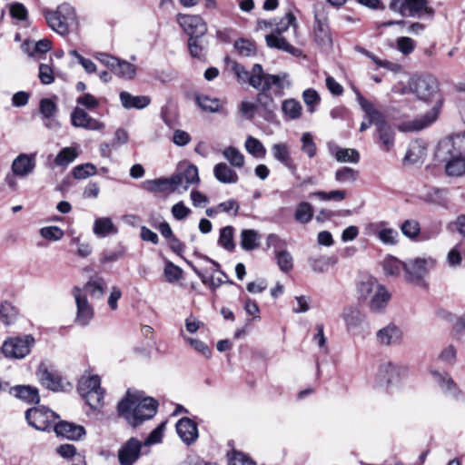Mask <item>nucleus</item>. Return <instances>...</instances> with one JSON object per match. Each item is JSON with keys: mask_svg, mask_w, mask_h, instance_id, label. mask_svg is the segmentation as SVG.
<instances>
[{"mask_svg": "<svg viewBox=\"0 0 465 465\" xmlns=\"http://www.w3.org/2000/svg\"><path fill=\"white\" fill-rule=\"evenodd\" d=\"M308 262L313 272H323L329 265L334 264L336 260L329 256L317 255L310 257Z\"/></svg>", "mask_w": 465, "mask_h": 465, "instance_id": "nucleus-42", "label": "nucleus"}, {"mask_svg": "<svg viewBox=\"0 0 465 465\" xmlns=\"http://www.w3.org/2000/svg\"><path fill=\"white\" fill-rule=\"evenodd\" d=\"M382 267L386 275L398 276L404 271V262L393 256H388L383 260Z\"/></svg>", "mask_w": 465, "mask_h": 465, "instance_id": "nucleus-41", "label": "nucleus"}, {"mask_svg": "<svg viewBox=\"0 0 465 465\" xmlns=\"http://www.w3.org/2000/svg\"><path fill=\"white\" fill-rule=\"evenodd\" d=\"M262 87L259 90H270L272 85L279 89L288 88L292 85L289 74L281 73L278 74H265L262 71L261 76Z\"/></svg>", "mask_w": 465, "mask_h": 465, "instance_id": "nucleus-24", "label": "nucleus"}, {"mask_svg": "<svg viewBox=\"0 0 465 465\" xmlns=\"http://www.w3.org/2000/svg\"><path fill=\"white\" fill-rule=\"evenodd\" d=\"M359 300L368 302L370 310L373 312H380L385 309L391 293L385 286L380 284L374 278H367L359 282L357 286Z\"/></svg>", "mask_w": 465, "mask_h": 465, "instance_id": "nucleus-4", "label": "nucleus"}, {"mask_svg": "<svg viewBox=\"0 0 465 465\" xmlns=\"http://www.w3.org/2000/svg\"><path fill=\"white\" fill-rule=\"evenodd\" d=\"M94 232L98 236L104 237L109 233H116L117 230L110 218L104 217L94 221Z\"/></svg>", "mask_w": 465, "mask_h": 465, "instance_id": "nucleus-38", "label": "nucleus"}, {"mask_svg": "<svg viewBox=\"0 0 465 465\" xmlns=\"http://www.w3.org/2000/svg\"><path fill=\"white\" fill-rule=\"evenodd\" d=\"M245 149L255 158H263L266 155V149L260 140L248 136L245 141Z\"/></svg>", "mask_w": 465, "mask_h": 465, "instance_id": "nucleus-45", "label": "nucleus"}, {"mask_svg": "<svg viewBox=\"0 0 465 465\" xmlns=\"http://www.w3.org/2000/svg\"><path fill=\"white\" fill-rule=\"evenodd\" d=\"M440 106L441 100H438L435 105L424 115L401 123L399 125V130L401 132H417L430 126L437 120Z\"/></svg>", "mask_w": 465, "mask_h": 465, "instance_id": "nucleus-12", "label": "nucleus"}, {"mask_svg": "<svg viewBox=\"0 0 465 465\" xmlns=\"http://www.w3.org/2000/svg\"><path fill=\"white\" fill-rule=\"evenodd\" d=\"M176 432L178 436H198L196 423L190 418H182L176 424Z\"/></svg>", "mask_w": 465, "mask_h": 465, "instance_id": "nucleus-34", "label": "nucleus"}, {"mask_svg": "<svg viewBox=\"0 0 465 465\" xmlns=\"http://www.w3.org/2000/svg\"><path fill=\"white\" fill-rule=\"evenodd\" d=\"M177 22L189 36H203L207 32L206 23L200 15L178 14Z\"/></svg>", "mask_w": 465, "mask_h": 465, "instance_id": "nucleus-17", "label": "nucleus"}, {"mask_svg": "<svg viewBox=\"0 0 465 465\" xmlns=\"http://www.w3.org/2000/svg\"><path fill=\"white\" fill-rule=\"evenodd\" d=\"M104 281L101 277L91 278L82 290L89 293L93 298H101L104 292Z\"/></svg>", "mask_w": 465, "mask_h": 465, "instance_id": "nucleus-36", "label": "nucleus"}, {"mask_svg": "<svg viewBox=\"0 0 465 465\" xmlns=\"http://www.w3.org/2000/svg\"><path fill=\"white\" fill-rule=\"evenodd\" d=\"M346 191L345 190H334L331 192H314L310 193L309 197H318L322 201H336L341 202L345 199L346 197Z\"/></svg>", "mask_w": 465, "mask_h": 465, "instance_id": "nucleus-49", "label": "nucleus"}, {"mask_svg": "<svg viewBox=\"0 0 465 465\" xmlns=\"http://www.w3.org/2000/svg\"><path fill=\"white\" fill-rule=\"evenodd\" d=\"M232 71L235 74L240 84L248 83L252 88L257 90L262 87L261 76L262 74V66L260 64H255L252 71L249 72L241 64L233 62Z\"/></svg>", "mask_w": 465, "mask_h": 465, "instance_id": "nucleus-14", "label": "nucleus"}, {"mask_svg": "<svg viewBox=\"0 0 465 465\" xmlns=\"http://www.w3.org/2000/svg\"><path fill=\"white\" fill-rule=\"evenodd\" d=\"M171 185L173 189L182 187L187 189L190 184L198 183L200 182L198 169L195 165H188L183 172L178 173L170 178Z\"/></svg>", "mask_w": 465, "mask_h": 465, "instance_id": "nucleus-19", "label": "nucleus"}, {"mask_svg": "<svg viewBox=\"0 0 465 465\" xmlns=\"http://www.w3.org/2000/svg\"><path fill=\"white\" fill-rule=\"evenodd\" d=\"M229 465H257L249 456L246 454L233 450L229 458Z\"/></svg>", "mask_w": 465, "mask_h": 465, "instance_id": "nucleus-64", "label": "nucleus"}, {"mask_svg": "<svg viewBox=\"0 0 465 465\" xmlns=\"http://www.w3.org/2000/svg\"><path fill=\"white\" fill-rule=\"evenodd\" d=\"M35 167L34 156L25 153L19 154L12 163L14 174L25 177L33 173Z\"/></svg>", "mask_w": 465, "mask_h": 465, "instance_id": "nucleus-27", "label": "nucleus"}, {"mask_svg": "<svg viewBox=\"0 0 465 465\" xmlns=\"http://www.w3.org/2000/svg\"><path fill=\"white\" fill-rule=\"evenodd\" d=\"M401 231L405 237L415 240L420 234V226L416 220L410 219L403 222Z\"/></svg>", "mask_w": 465, "mask_h": 465, "instance_id": "nucleus-50", "label": "nucleus"}, {"mask_svg": "<svg viewBox=\"0 0 465 465\" xmlns=\"http://www.w3.org/2000/svg\"><path fill=\"white\" fill-rule=\"evenodd\" d=\"M401 368L390 361L383 362L380 365L378 371V380L381 385H391L399 381Z\"/></svg>", "mask_w": 465, "mask_h": 465, "instance_id": "nucleus-25", "label": "nucleus"}, {"mask_svg": "<svg viewBox=\"0 0 465 465\" xmlns=\"http://www.w3.org/2000/svg\"><path fill=\"white\" fill-rule=\"evenodd\" d=\"M25 419L30 426L43 432L54 430L56 436H84L86 430L84 426L59 420V416L52 410L38 406L25 411Z\"/></svg>", "mask_w": 465, "mask_h": 465, "instance_id": "nucleus-2", "label": "nucleus"}, {"mask_svg": "<svg viewBox=\"0 0 465 465\" xmlns=\"http://www.w3.org/2000/svg\"><path fill=\"white\" fill-rule=\"evenodd\" d=\"M462 138L459 135L440 142L438 156L445 163V171L449 176L459 177L465 174V155Z\"/></svg>", "mask_w": 465, "mask_h": 465, "instance_id": "nucleus-3", "label": "nucleus"}, {"mask_svg": "<svg viewBox=\"0 0 465 465\" xmlns=\"http://www.w3.org/2000/svg\"><path fill=\"white\" fill-rule=\"evenodd\" d=\"M283 114L291 119L295 120L300 118L302 115V104L295 99H287L283 101L282 105Z\"/></svg>", "mask_w": 465, "mask_h": 465, "instance_id": "nucleus-40", "label": "nucleus"}, {"mask_svg": "<svg viewBox=\"0 0 465 465\" xmlns=\"http://www.w3.org/2000/svg\"><path fill=\"white\" fill-rule=\"evenodd\" d=\"M223 157L235 168L244 165L245 157L236 147L229 146L223 151Z\"/></svg>", "mask_w": 465, "mask_h": 465, "instance_id": "nucleus-39", "label": "nucleus"}, {"mask_svg": "<svg viewBox=\"0 0 465 465\" xmlns=\"http://www.w3.org/2000/svg\"><path fill=\"white\" fill-rule=\"evenodd\" d=\"M234 228L231 225L225 226L220 230V236L218 240L219 245L227 251H233L235 243L233 241Z\"/></svg>", "mask_w": 465, "mask_h": 465, "instance_id": "nucleus-43", "label": "nucleus"}, {"mask_svg": "<svg viewBox=\"0 0 465 465\" xmlns=\"http://www.w3.org/2000/svg\"><path fill=\"white\" fill-rule=\"evenodd\" d=\"M341 318L345 322L347 331L353 335H362L366 329H368L365 315L356 307L349 306L344 308Z\"/></svg>", "mask_w": 465, "mask_h": 465, "instance_id": "nucleus-11", "label": "nucleus"}, {"mask_svg": "<svg viewBox=\"0 0 465 465\" xmlns=\"http://www.w3.org/2000/svg\"><path fill=\"white\" fill-rule=\"evenodd\" d=\"M19 315L18 309L8 301H4L0 305V319L5 325L13 324Z\"/></svg>", "mask_w": 465, "mask_h": 465, "instance_id": "nucleus-32", "label": "nucleus"}, {"mask_svg": "<svg viewBox=\"0 0 465 465\" xmlns=\"http://www.w3.org/2000/svg\"><path fill=\"white\" fill-rule=\"evenodd\" d=\"M40 234L46 240L59 241L64 236V231L58 226H46L40 230Z\"/></svg>", "mask_w": 465, "mask_h": 465, "instance_id": "nucleus-62", "label": "nucleus"}, {"mask_svg": "<svg viewBox=\"0 0 465 465\" xmlns=\"http://www.w3.org/2000/svg\"><path fill=\"white\" fill-rule=\"evenodd\" d=\"M290 26H297L296 17L292 12L287 13L286 15L282 18V20L276 25L272 34L282 35Z\"/></svg>", "mask_w": 465, "mask_h": 465, "instance_id": "nucleus-58", "label": "nucleus"}, {"mask_svg": "<svg viewBox=\"0 0 465 465\" xmlns=\"http://www.w3.org/2000/svg\"><path fill=\"white\" fill-rule=\"evenodd\" d=\"M72 293L77 307L75 322L81 326H86L94 317V309L88 302L85 294L82 293L81 288L74 287Z\"/></svg>", "mask_w": 465, "mask_h": 465, "instance_id": "nucleus-15", "label": "nucleus"}, {"mask_svg": "<svg viewBox=\"0 0 465 465\" xmlns=\"http://www.w3.org/2000/svg\"><path fill=\"white\" fill-rule=\"evenodd\" d=\"M411 93L422 101L428 102L433 99L439 92L437 79L430 75L414 76L409 83Z\"/></svg>", "mask_w": 465, "mask_h": 465, "instance_id": "nucleus-10", "label": "nucleus"}, {"mask_svg": "<svg viewBox=\"0 0 465 465\" xmlns=\"http://www.w3.org/2000/svg\"><path fill=\"white\" fill-rule=\"evenodd\" d=\"M36 375L40 383L48 390L53 391L64 390V379L56 371L50 370L45 363L39 364Z\"/></svg>", "mask_w": 465, "mask_h": 465, "instance_id": "nucleus-16", "label": "nucleus"}, {"mask_svg": "<svg viewBox=\"0 0 465 465\" xmlns=\"http://www.w3.org/2000/svg\"><path fill=\"white\" fill-rule=\"evenodd\" d=\"M195 101L203 110L211 113L218 112L221 107V103L219 99L211 98L207 95H196Z\"/></svg>", "mask_w": 465, "mask_h": 465, "instance_id": "nucleus-48", "label": "nucleus"}, {"mask_svg": "<svg viewBox=\"0 0 465 465\" xmlns=\"http://www.w3.org/2000/svg\"><path fill=\"white\" fill-rule=\"evenodd\" d=\"M141 442L135 438L130 440L119 450L118 459L121 465H133L140 457Z\"/></svg>", "mask_w": 465, "mask_h": 465, "instance_id": "nucleus-20", "label": "nucleus"}, {"mask_svg": "<svg viewBox=\"0 0 465 465\" xmlns=\"http://www.w3.org/2000/svg\"><path fill=\"white\" fill-rule=\"evenodd\" d=\"M277 264L283 272H288L293 268L292 255L286 250H280L275 253Z\"/></svg>", "mask_w": 465, "mask_h": 465, "instance_id": "nucleus-47", "label": "nucleus"}, {"mask_svg": "<svg viewBox=\"0 0 465 465\" xmlns=\"http://www.w3.org/2000/svg\"><path fill=\"white\" fill-rule=\"evenodd\" d=\"M432 258H415L404 262L405 280L414 285L426 287L425 278L434 267Z\"/></svg>", "mask_w": 465, "mask_h": 465, "instance_id": "nucleus-8", "label": "nucleus"}, {"mask_svg": "<svg viewBox=\"0 0 465 465\" xmlns=\"http://www.w3.org/2000/svg\"><path fill=\"white\" fill-rule=\"evenodd\" d=\"M266 44L270 48L284 51L295 56L301 54V50L292 46L282 35L271 34L265 36Z\"/></svg>", "mask_w": 465, "mask_h": 465, "instance_id": "nucleus-29", "label": "nucleus"}, {"mask_svg": "<svg viewBox=\"0 0 465 465\" xmlns=\"http://www.w3.org/2000/svg\"><path fill=\"white\" fill-rule=\"evenodd\" d=\"M44 15L50 28L62 35L76 22L75 10L67 3L58 5L55 11L45 10Z\"/></svg>", "mask_w": 465, "mask_h": 465, "instance_id": "nucleus-6", "label": "nucleus"}, {"mask_svg": "<svg viewBox=\"0 0 465 465\" xmlns=\"http://www.w3.org/2000/svg\"><path fill=\"white\" fill-rule=\"evenodd\" d=\"M120 100L123 106L127 109H143L148 106L151 102V99L146 95L134 96L125 91L120 93Z\"/></svg>", "mask_w": 465, "mask_h": 465, "instance_id": "nucleus-31", "label": "nucleus"}, {"mask_svg": "<svg viewBox=\"0 0 465 465\" xmlns=\"http://www.w3.org/2000/svg\"><path fill=\"white\" fill-rule=\"evenodd\" d=\"M260 236L253 229H244L241 232V247L245 251H252L258 247Z\"/></svg>", "mask_w": 465, "mask_h": 465, "instance_id": "nucleus-33", "label": "nucleus"}, {"mask_svg": "<svg viewBox=\"0 0 465 465\" xmlns=\"http://www.w3.org/2000/svg\"><path fill=\"white\" fill-rule=\"evenodd\" d=\"M213 175L222 183H236L239 181L237 173L225 163L215 164Z\"/></svg>", "mask_w": 465, "mask_h": 465, "instance_id": "nucleus-30", "label": "nucleus"}, {"mask_svg": "<svg viewBox=\"0 0 465 465\" xmlns=\"http://www.w3.org/2000/svg\"><path fill=\"white\" fill-rule=\"evenodd\" d=\"M71 123L74 127L86 130L99 131L104 129V124L91 117L84 109L75 107L71 114Z\"/></svg>", "mask_w": 465, "mask_h": 465, "instance_id": "nucleus-18", "label": "nucleus"}, {"mask_svg": "<svg viewBox=\"0 0 465 465\" xmlns=\"http://www.w3.org/2000/svg\"><path fill=\"white\" fill-rule=\"evenodd\" d=\"M39 111L43 118H52L56 114L57 106L51 99L43 98L40 101Z\"/></svg>", "mask_w": 465, "mask_h": 465, "instance_id": "nucleus-60", "label": "nucleus"}, {"mask_svg": "<svg viewBox=\"0 0 465 465\" xmlns=\"http://www.w3.org/2000/svg\"><path fill=\"white\" fill-rule=\"evenodd\" d=\"M423 154V149L418 143H413L411 144L410 148L406 152L403 161L404 163L414 164L420 161Z\"/></svg>", "mask_w": 465, "mask_h": 465, "instance_id": "nucleus-55", "label": "nucleus"}, {"mask_svg": "<svg viewBox=\"0 0 465 465\" xmlns=\"http://www.w3.org/2000/svg\"><path fill=\"white\" fill-rule=\"evenodd\" d=\"M113 73L119 77L132 79L135 75V67L127 61L117 59Z\"/></svg>", "mask_w": 465, "mask_h": 465, "instance_id": "nucleus-46", "label": "nucleus"}, {"mask_svg": "<svg viewBox=\"0 0 465 465\" xmlns=\"http://www.w3.org/2000/svg\"><path fill=\"white\" fill-rule=\"evenodd\" d=\"M430 373L445 394L454 398L459 396L460 391L456 383L447 372H440L438 371L431 370Z\"/></svg>", "mask_w": 465, "mask_h": 465, "instance_id": "nucleus-28", "label": "nucleus"}, {"mask_svg": "<svg viewBox=\"0 0 465 465\" xmlns=\"http://www.w3.org/2000/svg\"><path fill=\"white\" fill-rule=\"evenodd\" d=\"M203 36H190L188 42V47L192 56L195 58H203L205 54V46L203 45Z\"/></svg>", "mask_w": 465, "mask_h": 465, "instance_id": "nucleus-54", "label": "nucleus"}, {"mask_svg": "<svg viewBox=\"0 0 465 465\" xmlns=\"http://www.w3.org/2000/svg\"><path fill=\"white\" fill-rule=\"evenodd\" d=\"M159 403L142 391L128 389L118 402L117 411L121 417L133 428L153 419L157 413Z\"/></svg>", "mask_w": 465, "mask_h": 465, "instance_id": "nucleus-1", "label": "nucleus"}, {"mask_svg": "<svg viewBox=\"0 0 465 465\" xmlns=\"http://www.w3.org/2000/svg\"><path fill=\"white\" fill-rule=\"evenodd\" d=\"M35 341L31 334L12 337L2 345L3 354L11 359H23L31 351Z\"/></svg>", "mask_w": 465, "mask_h": 465, "instance_id": "nucleus-9", "label": "nucleus"}, {"mask_svg": "<svg viewBox=\"0 0 465 465\" xmlns=\"http://www.w3.org/2000/svg\"><path fill=\"white\" fill-rule=\"evenodd\" d=\"M301 150L310 158H313L317 153V147L311 133H304L301 138Z\"/></svg>", "mask_w": 465, "mask_h": 465, "instance_id": "nucleus-53", "label": "nucleus"}, {"mask_svg": "<svg viewBox=\"0 0 465 465\" xmlns=\"http://www.w3.org/2000/svg\"><path fill=\"white\" fill-rule=\"evenodd\" d=\"M335 158L338 162L357 163L360 161V153L355 149L340 148L335 153Z\"/></svg>", "mask_w": 465, "mask_h": 465, "instance_id": "nucleus-51", "label": "nucleus"}, {"mask_svg": "<svg viewBox=\"0 0 465 465\" xmlns=\"http://www.w3.org/2000/svg\"><path fill=\"white\" fill-rule=\"evenodd\" d=\"M269 90H260L257 94V105L262 108L266 114H272L277 108L274 99L267 92Z\"/></svg>", "mask_w": 465, "mask_h": 465, "instance_id": "nucleus-44", "label": "nucleus"}, {"mask_svg": "<svg viewBox=\"0 0 465 465\" xmlns=\"http://www.w3.org/2000/svg\"><path fill=\"white\" fill-rule=\"evenodd\" d=\"M234 47L238 53L243 56H252L256 53L254 44L246 39L237 40L234 44Z\"/></svg>", "mask_w": 465, "mask_h": 465, "instance_id": "nucleus-59", "label": "nucleus"}, {"mask_svg": "<svg viewBox=\"0 0 465 465\" xmlns=\"http://www.w3.org/2000/svg\"><path fill=\"white\" fill-rule=\"evenodd\" d=\"M353 92L356 94L357 101L361 107V109L365 113V116L367 121H363L360 126V132H364L369 129L372 124L377 128L380 123L381 122L384 114L377 110L371 103H370L367 99H365L361 92L356 88L352 87Z\"/></svg>", "mask_w": 465, "mask_h": 465, "instance_id": "nucleus-13", "label": "nucleus"}, {"mask_svg": "<svg viewBox=\"0 0 465 465\" xmlns=\"http://www.w3.org/2000/svg\"><path fill=\"white\" fill-rule=\"evenodd\" d=\"M389 8L402 16L432 18L435 10L429 5L428 0H391Z\"/></svg>", "mask_w": 465, "mask_h": 465, "instance_id": "nucleus-7", "label": "nucleus"}, {"mask_svg": "<svg viewBox=\"0 0 465 465\" xmlns=\"http://www.w3.org/2000/svg\"><path fill=\"white\" fill-rule=\"evenodd\" d=\"M376 339L383 346L397 345L402 340V331L395 324L390 323L377 331Z\"/></svg>", "mask_w": 465, "mask_h": 465, "instance_id": "nucleus-21", "label": "nucleus"}, {"mask_svg": "<svg viewBox=\"0 0 465 465\" xmlns=\"http://www.w3.org/2000/svg\"><path fill=\"white\" fill-rule=\"evenodd\" d=\"M101 381L98 376H91L83 380L79 385V391L81 393L85 391H93L103 390L100 386Z\"/></svg>", "mask_w": 465, "mask_h": 465, "instance_id": "nucleus-61", "label": "nucleus"}, {"mask_svg": "<svg viewBox=\"0 0 465 465\" xmlns=\"http://www.w3.org/2000/svg\"><path fill=\"white\" fill-rule=\"evenodd\" d=\"M9 393L29 404L38 403L40 401L38 389L30 385H15L10 387Z\"/></svg>", "mask_w": 465, "mask_h": 465, "instance_id": "nucleus-26", "label": "nucleus"}, {"mask_svg": "<svg viewBox=\"0 0 465 465\" xmlns=\"http://www.w3.org/2000/svg\"><path fill=\"white\" fill-rule=\"evenodd\" d=\"M272 152L273 157L288 168L293 176L297 179L300 178L297 174V166L291 157L290 149L286 143H274L272 147Z\"/></svg>", "mask_w": 465, "mask_h": 465, "instance_id": "nucleus-22", "label": "nucleus"}, {"mask_svg": "<svg viewBox=\"0 0 465 465\" xmlns=\"http://www.w3.org/2000/svg\"><path fill=\"white\" fill-rule=\"evenodd\" d=\"M313 213L314 212L312 204L307 202H302L295 209L294 219L302 224H306L312 221Z\"/></svg>", "mask_w": 465, "mask_h": 465, "instance_id": "nucleus-35", "label": "nucleus"}, {"mask_svg": "<svg viewBox=\"0 0 465 465\" xmlns=\"http://www.w3.org/2000/svg\"><path fill=\"white\" fill-rule=\"evenodd\" d=\"M82 395L84 397L87 404L93 408L97 409L103 405V399H104V391H85L82 393Z\"/></svg>", "mask_w": 465, "mask_h": 465, "instance_id": "nucleus-56", "label": "nucleus"}, {"mask_svg": "<svg viewBox=\"0 0 465 465\" xmlns=\"http://www.w3.org/2000/svg\"><path fill=\"white\" fill-rule=\"evenodd\" d=\"M452 334L456 341L465 342V313L457 318L453 324Z\"/></svg>", "mask_w": 465, "mask_h": 465, "instance_id": "nucleus-63", "label": "nucleus"}, {"mask_svg": "<svg viewBox=\"0 0 465 465\" xmlns=\"http://www.w3.org/2000/svg\"><path fill=\"white\" fill-rule=\"evenodd\" d=\"M380 147L382 151L389 152L394 146L395 132L393 127L388 123L385 116L376 129Z\"/></svg>", "mask_w": 465, "mask_h": 465, "instance_id": "nucleus-23", "label": "nucleus"}, {"mask_svg": "<svg viewBox=\"0 0 465 465\" xmlns=\"http://www.w3.org/2000/svg\"><path fill=\"white\" fill-rule=\"evenodd\" d=\"M78 156V152L74 147L63 148L54 158V164L56 166L66 167L73 163Z\"/></svg>", "mask_w": 465, "mask_h": 465, "instance_id": "nucleus-37", "label": "nucleus"}, {"mask_svg": "<svg viewBox=\"0 0 465 465\" xmlns=\"http://www.w3.org/2000/svg\"><path fill=\"white\" fill-rule=\"evenodd\" d=\"M329 13L323 3L313 5L314 23L312 26V37L316 45L322 49L329 50L332 47L333 41L329 26Z\"/></svg>", "mask_w": 465, "mask_h": 465, "instance_id": "nucleus-5", "label": "nucleus"}, {"mask_svg": "<svg viewBox=\"0 0 465 465\" xmlns=\"http://www.w3.org/2000/svg\"><path fill=\"white\" fill-rule=\"evenodd\" d=\"M96 173V167L93 163H84L75 166L73 169V175L75 179H85Z\"/></svg>", "mask_w": 465, "mask_h": 465, "instance_id": "nucleus-57", "label": "nucleus"}, {"mask_svg": "<svg viewBox=\"0 0 465 465\" xmlns=\"http://www.w3.org/2000/svg\"><path fill=\"white\" fill-rule=\"evenodd\" d=\"M359 175V172L351 167H342L336 171L335 180L341 183H354Z\"/></svg>", "mask_w": 465, "mask_h": 465, "instance_id": "nucleus-52", "label": "nucleus"}]
</instances>
